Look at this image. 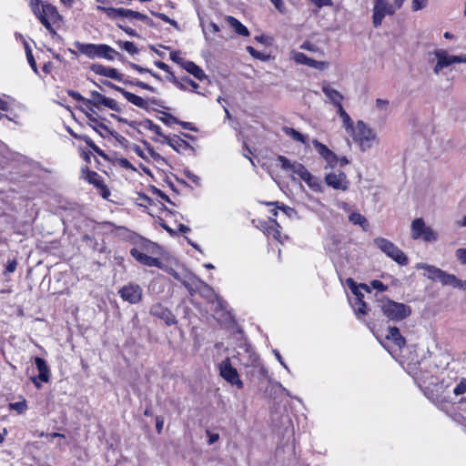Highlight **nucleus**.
I'll list each match as a JSON object with an SVG mask.
<instances>
[{"mask_svg":"<svg viewBox=\"0 0 466 466\" xmlns=\"http://www.w3.org/2000/svg\"><path fill=\"white\" fill-rule=\"evenodd\" d=\"M157 245L146 238L137 237L130 249L131 257L140 265L160 268L161 260L151 256Z\"/></svg>","mask_w":466,"mask_h":466,"instance_id":"nucleus-1","label":"nucleus"},{"mask_svg":"<svg viewBox=\"0 0 466 466\" xmlns=\"http://www.w3.org/2000/svg\"><path fill=\"white\" fill-rule=\"evenodd\" d=\"M424 395L440 410L448 412L454 405V400L451 396L450 386L441 382H431L430 386L423 388Z\"/></svg>","mask_w":466,"mask_h":466,"instance_id":"nucleus-2","label":"nucleus"},{"mask_svg":"<svg viewBox=\"0 0 466 466\" xmlns=\"http://www.w3.org/2000/svg\"><path fill=\"white\" fill-rule=\"evenodd\" d=\"M29 5L34 15L38 18L43 26L50 33H55L53 25L61 21L57 8L46 2L30 0Z\"/></svg>","mask_w":466,"mask_h":466,"instance_id":"nucleus-3","label":"nucleus"},{"mask_svg":"<svg viewBox=\"0 0 466 466\" xmlns=\"http://www.w3.org/2000/svg\"><path fill=\"white\" fill-rule=\"evenodd\" d=\"M74 46L77 51L90 59L104 58L113 61L116 58L121 59L123 56L106 44L81 43L76 41Z\"/></svg>","mask_w":466,"mask_h":466,"instance_id":"nucleus-4","label":"nucleus"},{"mask_svg":"<svg viewBox=\"0 0 466 466\" xmlns=\"http://www.w3.org/2000/svg\"><path fill=\"white\" fill-rule=\"evenodd\" d=\"M425 270L424 276L433 281H440L444 286H452L454 288L466 289V280L459 279L455 275L428 264H420L418 267Z\"/></svg>","mask_w":466,"mask_h":466,"instance_id":"nucleus-5","label":"nucleus"},{"mask_svg":"<svg viewBox=\"0 0 466 466\" xmlns=\"http://www.w3.org/2000/svg\"><path fill=\"white\" fill-rule=\"evenodd\" d=\"M375 246L383 252L387 257L394 260L400 266H406L409 263V258L405 253L399 248L392 241L379 237L373 240Z\"/></svg>","mask_w":466,"mask_h":466,"instance_id":"nucleus-6","label":"nucleus"},{"mask_svg":"<svg viewBox=\"0 0 466 466\" xmlns=\"http://www.w3.org/2000/svg\"><path fill=\"white\" fill-rule=\"evenodd\" d=\"M81 177L88 184L92 185L96 193L104 199L108 200L111 196V190L106 184L104 177L97 172L91 170L87 166L81 168Z\"/></svg>","mask_w":466,"mask_h":466,"instance_id":"nucleus-7","label":"nucleus"},{"mask_svg":"<svg viewBox=\"0 0 466 466\" xmlns=\"http://www.w3.org/2000/svg\"><path fill=\"white\" fill-rule=\"evenodd\" d=\"M383 314L390 320L400 321L411 314L410 306L393 301L390 299L382 301L380 306Z\"/></svg>","mask_w":466,"mask_h":466,"instance_id":"nucleus-8","label":"nucleus"},{"mask_svg":"<svg viewBox=\"0 0 466 466\" xmlns=\"http://www.w3.org/2000/svg\"><path fill=\"white\" fill-rule=\"evenodd\" d=\"M103 84L105 86L116 90V92L120 93L127 102H129L130 104H132L141 109L148 110L150 104L159 106V103L157 99H155V98L145 99L134 93H131V92L126 90L125 88H123L121 86H118L113 84L110 81H104Z\"/></svg>","mask_w":466,"mask_h":466,"instance_id":"nucleus-9","label":"nucleus"},{"mask_svg":"<svg viewBox=\"0 0 466 466\" xmlns=\"http://www.w3.org/2000/svg\"><path fill=\"white\" fill-rule=\"evenodd\" d=\"M349 132L352 133V137L355 142L365 150L372 146V142L376 139V135L373 130L370 128L363 121L359 120L356 127H353V130Z\"/></svg>","mask_w":466,"mask_h":466,"instance_id":"nucleus-10","label":"nucleus"},{"mask_svg":"<svg viewBox=\"0 0 466 466\" xmlns=\"http://www.w3.org/2000/svg\"><path fill=\"white\" fill-rule=\"evenodd\" d=\"M411 238L422 239L425 242H432L438 239V233L434 231L431 227L426 226L423 218H415L411 222L410 226Z\"/></svg>","mask_w":466,"mask_h":466,"instance_id":"nucleus-11","label":"nucleus"},{"mask_svg":"<svg viewBox=\"0 0 466 466\" xmlns=\"http://www.w3.org/2000/svg\"><path fill=\"white\" fill-rule=\"evenodd\" d=\"M219 375L231 385H236L238 389L241 390L244 387L243 381L239 379L238 372L236 368L231 364L228 357L225 358L218 364Z\"/></svg>","mask_w":466,"mask_h":466,"instance_id":"nucleus-12","label":"nucleus"},{"mask_svg":"<svg viewBox=\"0 0 466 466\" xmlns=\"http://www.w3.org/2000/svg\"><path fill=\"white\" fill-rule=\"evenodd\" d=\"M90 96L86 100V107L90 111H93V107L100 109L102 106H106L113 111L120 112V107L115 99L106 97L98 91H91Z\"/></svg>","mask_w":466,"mask_h":466,"instance_id":"nucleus-13","label":"nucleus"},{"mask_svg":"<svg viewBox=\"0 0 466 466\" xmlns=\"http://www.w3.org/2000/svg\"><path fill=\"white\" fill-rule=\"evenodd\" d=\"M34 361L38 370V375L31 377V381L36 389H40L42 387L41 382H49L51 372L49 366L47 365L46 360L43 358L35 357Z\"/></svg>","mask_w":466,"mask_h":466,"instance_id":"nucleus-14","label":"nucleus"},{"mask_svg":"<svg viewBox=\"0 0 466 466\" xmlns=\"http://www.w3.org/2000/svg\"><path fill=\"white\" fill-rule=\"evenodd\" d=\"M118 293L123 300L131 304L138 303L142 299V289L139 285L134 283L123 286Z\"/></svg>","mask_w":466,"mask_h":466,"instance_id":"nucleus-15","label":"nucleus"},{"mask_svg":"<svg viewBox=\"0 0 466 466\" xmlns=\"http://www.w3.org/2000/svg\"><path fill=\"white\" fill-rule=\"evenodd\" d=\"M150 314L162 319L167 326H172L177 323L176 316L172 310L161 303H156L150 308Z\"/></svg>","mask_w":466,"mask_h":466,"instance_id":"nucleus-16","label":"nucleus"},{"mask_svg":"<svg viewBox=\"0 0 466 466\" xmlns=\"http://www.w3.org/2000/svg\"><path fill=\"white\" fill-rule=\"evenodd\" d=\"M325 183L334 189L342 191L348 190L350 186L347 176L342 171H339V173L330 172L327 174L325 176Z\"/></svg>","mask_w":466,"mask_h":466,"instance_id":"nucleus-17","label":"nucleus"},{"mask_svg":"<svg viewBox=\"0 0 466 466\" xmlns=\"http://www.w3.org/2000/svg\"><path fill=\"white\" fill-rule=\"evenodd\" d=\"M278 161L280 164V167L284 170H290L294 174L298 175L299 178L303 180V177H306L309 171L306 168V167L301 163L293 162L291 163L289 159H288L284 156H279Z\"/></svg>","mask_w":466,"mask_h":466,"instance_id":"nucleus-18","label":"nucleus"},{"mask_svg":"<svg viewBox=\"0 0 466 466\" xmlns=\"http://www.w3.org/2000/svg\"><path fill=\"white\" fill-rule=\"evenodd\" d=\"M312 144L319 156L327 162L328 167H334L338 164V157L326 145L317 139H314Z\"/></svg>","mask_w":466,"mask_h":466,"instance_id":"nucleus-19","label":"nucleus"},{"mask_svg":"<svg viewBox=\"0 0 466 466\" xmlns=\"http://www.w3.org/2000/svg\"><path fill=\"white\" fill-rule=\"evenodd\" d=\"M181 283L187 289L190 297H194L199 289H209V285L195 275L184 279Z\"/></svg>","mask_w":466,"mask_h":466,"instance_id":"nucleus-20","label":"nucleus"},{"mask_svg":"<svg viewBox=\"0 0 466 466\" xmlns=\"http://www.w3.org/2000/svg\"><path fill=\"white\" fill-rule=\"evenodd\" d=\"M90 70L96 75L106 76L116 81L123 80V74L119 73L116 68L106 66L102 64H92Z\"/></svg>","mask_w":466,"mask_h":466,"instance_id":"nucleus-21","label":"nucleus"},{"mask_svg":"<svg viewBox=\"0 0 466 466\" xmlns=\"http://www.w3.org/2000/svg\"><path fill=\"white\" fill-rule=\"evenodd\" d=\"M436 56L438 57L437 64L434 66V73L439 74L441 70L454 63L462 62L461 57L458 56H447L443 51H437Z\"/></svg>","mask_w":466,"mask_h":466,"instance_id":"nucleus-22","label":"nucleus"},{"mask_svg":"<svg viewBox=\"0 0 466 466\" xmlns=\"http://www.w3.org/2000/svg\"><path fill=\"white\" fill-rule=\"evenodd\" d=\"M106 13L109 16L116 17V16H122V17H131L136 18L141 21H146L148 19L147 15L138 12L134 11L131 9H125V8H107Z\"/></svg>","mask_w":466,"mask_h":466,"instance_id":"nucleus-23","label":"nucleus"},{"mask_svg":"<svg viewBox=\"0 0 466 466\" xmlns=\"http://www.w3.org/2000/svg\"><path fill=\"white\" fill-rule=\"evenodd\" d=\"M386 14H392V12L387 10V5L383 0H376L372 15L374 27H378L381 25Z\"/></svg>","mask_w":466,"mask_h":466,"instance_id":"nucleus-24","label":"nucleus"},{"mask_svg":"<svg viewBox=\"0 0 466 466\" xmlns=\"http://www.w3.org/2000/svg\"><path fill=\"white\" fill-rule=\"evenodd\" d=\"M347 283L350 288L352 293L357 297L356 304L357 309L356 311L359 314L366 315L368 313V308L366 302L363 300V295L359 291V287L355 283L352 279H348Z\"/></svg>","mask_w":466,"mask_h":466,"instance_id":"nucleus-25","label":"nucleus"},{"mask_svg":"<svg viewBox=\"0 0 466 466\" xmlns=\"http://www.w3.org/2000/svg\"><path fill=\"white\" fill-rule=\"evenodd\" d=\"M451 392L454 395V405L466 402V379L462 378Z\"/></svg>","mask_w":466,"mask_h":466,"instance_id":"nucleus-26","label":"nucleus"},{"mask_svg":"<svg viewBox=\"0 0 466 466\" xmlns=\"http://www.w3.org/2000/svg\"><path fill=\"white\" fill-rule=\"evenodd\" d=\"M321 89L335 107L342 105L343 96L338 90L330 87L329 84H324Z\"/></svg>","mask_w":466,"mask_h":466,"instance_id":"nucleus-27","label":"nucleus"},{"mask_svg":"<svg viewBox=\"0 0 466 466\" xmlns=\"http://www.w3.org/2000/svg\"><path fill=\"white\" fill-rule=\"evenodd\" d=\"M70 135L76 140L84 141L98 156L106 158V153L87 135L77 134L72 130H70Z\"/></svg>","mask_w":466,"mask_h":466,"instance_id":"nucleus-28","label":"nucleus"},{"mask_svg":"<svg viewBox=\"0 0 466 466\" xmlns=\"http://www.w3.org/2000/svg\"><path fill=\"white\" fill-rule=\"evenodd\" d=\"M182 68L199 81L207 78V75L204 73L203 69L193 61L187 60V62L183 63Z\"/></svg>","mask_w":466,"mask_h":466,"instance_id":"nucleus-29","label":"nucleus"},{"mask_svg":"<svg viewBox=\"0 0 466 466\" xmlns=\"http://www.w3.org/2000/svg\"><path fill=\"white\" fill-rule=\"evenodd\" d=\"M387 339L392 340V342L399 348L401 349L406 344V339L401 335L399 328L390 327L388 334L386 335Z\"/></svg>","mask_w":466,"mask_h":466,"instance_id":"nucleus-30","label":"nucleus"},{"mask_svg":"<svg viewBox=\"0 0 466 466\" xmlns=\"http://www.w3.org/2000/svg\"><path fill=\"white\" fill-rule=\"evenodd\" d=\"M226 20L238 35H242V36L249 35V31L247 28V26H245L236 17L228 15L226 17Z\"/></svg>","mask_w":466,"mask_h":466,"instance_id":"nucleus-31","label":"nucleus"},{"mask_svg":"<svg viewBox=\"0 0 466 466\" xmlns=\"http://www.w3.org/2000/svg\"><path fill=\"white\" fill-rule=\"evenodd\" d=\"M135 125H137L138 127L150 130L158 137H163L161 127L148 118H145L141 121L135 122Z\"/></svg>","mask_w":466,"mask_h":466,"instance_id":"nucleus-32","label":"nucleus"},{"mask_svg":"<svg viewBox=\"0 0 466 466\" xmlns=\"http://www.w3.org/2000/svg\"><path fill=\"white\" fill-rule=\"evenodd\" d=\"M117 81L121 82V83H123L125 85H129V86H134L140 87L142 89L150 91L152 93H156L157 92V89L154 86H150V85H148V84H147V83H145V82H143L141 80L129 79V78H125L123 76V80H117Z\"/></svg>","mask_w":466,"mask_h":466,"instance_id":"nucleus-33","label":"nucleus"},{"mask_svg":"<svg viewBox=\"0 0 466 466\" xmlns=\"http://www.w3.org/2000/svg\"><path fill=\"white\" fill-rule=\"evenodd\" d=\"M336 108H337V114L341 118L343 126L346 128V130L348 132L350 130H353L354 123H353L352 119L350 118V115L343 108V106L341 105Z\"/></svg>","mask_w":466,"mask_h":466,"instance_id":"nucleus-34","label":"nucleus"},{"mask_svg":"<svg viewBox=\"0 0 466 466\" xmlns=\"http://www.w3.org/2000/svg\"><path fill=\"white\" fill-rule=\"evenodd\" d=\"M349 220L354 225L360 226L362 228V229L365 231L368 229V228L370 226L367 218L363 215H361L360 213H358V212H353V213L350 214Z\"/></svg>","mask_w":466,"mask_h":466,"instance_id":"nucleus-35","label":"nucleus"},{"mask_svg":"<svg viewBox=\"0 0 466 466\" xmlns=\"http://www.w3.org/2000/svg\"><path fill=\"white\" fill-rule=\"evenodd\" d=\"M281 227L276 220V218L273 219L272 224L268 227V231L266 232L267 237H271L277 241L281 242V232H280Z\"/></svg>","mask_w":466,"mask_h":466,"instance_id":"nucleus-36","label":"nucleus"},{"mask_svg":"<svg viewBox=\"0 0 466 466\" xmlns=\"http://www.w3.org/2000/svg\"><path fill=\"white\" fill-rule=\"evenodd\" d=\"M283 131L295 141L300 142L302 144L308 143V137L292 127H284Z\"/></svg>","mask_w":466,"mask_h":466,"instance_id":"nucleus-37","label":"nucleus"},{"mask_svg":"<svg viewBox=\"0 0 466 466\" xmlns=\"http://www.w3.org/2000/svg\"><path fill=\"white\" fill-rule=\"evenodd\" d=\"M96 124L88 123V125L101 137H105L110 134V130L106 125L101 122L97 117L95 119Z\"/></svg>","mask_w":466,"mask_h":466,"instance_id":"nucleus-38","label":"nucleus"},{"mask_svg":"<svg viewBox=\"0 0 466 466\" xmlns=\"http://www.w3.org/2000/svg\"><path fill=\"white\" fill-rule=\"evenodd\" d=\"M119 47L127 51L130 55H136L138 53V48L136 46L134 42L131 41H117Z\"/></svg>","mask_w":466,"mask_h":466,"instance_id":"nucleus-39","label":"nucleus"},{"mask_svg":"<svg viewBox=\"0 0 466 466\" xmlns=\"http://www.w3.org/2000/svg\"><path fill=\"white\" fill-rule=\"evenodd\" d=\"M303 181L313 190L318 191L320 189V183L316 177L310 172L303 177Z\"/></svg>","mask_w":466,"mask_h":466,"instance_id":"nucleus-40","label":"nucleus"},{"mask_svg":"<svg viewBox=\"0 0 466 466\" xmlns=\"http://www.w3.org/2000/svg\"><path fill=\"white\" fill-rule=\"evenodd\" d=\"M9 409L15 410L18 414L25 412L27 410L26 400L24 399L20 401L9 403Z\"/></svg>","mask_w":466,"mask_h":466,"instance_id":"nucleus-41","label":"nucleus"},{"mask_svg":"<svg viewBox=\"0 0 466 466\" xmlns=\"http://www.w3.org/2000/svg\"><path fill=\"white\" fill-rule=\"evenodd\" d=\"M168 74L167 79L173 83L178 89L182 91H187V86L184 85L183 82H181V79H178L175 74L169 69V72H167Z\"/></svg>","mask_w":466,"mask_h":466,"instance_id":"nucleus-42","label":"nucleus"},{"mask_svg":"<svg viewBox=\"0 0 466 466\" xmlns=\"http://www.w3.org/2000/svg\"><path fill=\"white\" fill-rule=\"evenodd\" d=\"M247 51L254 58L259 59L261 61H266L268 59V56L258 51L251 46H247Z\"/></svg>","mask_w":466,"mask_h":466,"instance_id":"nucleus-43","label":"nucleus"},{"mask_svg":"<svg viewBox=\"0 0 466 466\" xmlns=\"http://www.w3.org/2000/svg\"><path fill=\"white\" fill-rule=\"evenodd\" d=\"M17 267V260L15 258H9L6 262L5 270L3 272L4 276H7L8 274L14 273Z\"/></svg>","mask_w":466,"mask_h":466,"instance_id":"nucleus-44","label":"nucleus"},{"mask_svg":"<svg viewBox=\"0 0 466 466\" xmlns=\"http://www.w3.org/2000/svg\"><path fill=\"white\" fill-rule=\"evenodd\" d=\"M307 66L309 67H312V68L323 70L328 67L329 63L325 62V61H318V60L309 57Z\"/></svg>","mask_w":466,"mask_h":466,"instance_id":"nucleus-45","label":"nucleus"},{"mask_svg":"<svg viewBox=\"0 0 466 466\" xmlns=\"http://www.w3.org/2000/svg\"><path fill=\"white\" fill-rule=\"evenodd\" d=\"M164 116L159 117V119L167 126H172L174 124L178 123V119L169 113L163 112Z\"/></svg>","mask_w":466,"mask_h":466,"instance_id":"nucleus-46","label":"nucleus"},{"mask_svg":"<svg viewBox=\"0 0 466 466\" xmlns=\"http://www.w3.org/2000/svg\"><path fill=\"white\" fill-rule=\"evenodd\" d=\"M169 58L176 64L179 65L181 67H183V63L187 62L186 59L181 57L179 51H172L169 54Z\"/></svg>","mask_w":466,"mask_h":466,"instance_id":"nucleus-47","label":"nucleus"},{"mask_svg":"<svg viewBox=\"0 0 466 466\" xmlns=\"http://www.w3.org/2000/svg\"><path fill=\"white\" fill-rule=\"evenodd\" d=\"M67 94L75 101L81 102L86 106L87 98L84 97L79 92L75 91V90H68Z\"/></svg>","mask_w":466,"mask_h":466,"instance_id":"nucleus-48","label":"nucleus"},{"mask_svg":"<svg viewBox=\"0 0 466 466\" xmlns=\"http://www.w3.org/2000/svg\"><path fill=\"white\" fill-rule=\"evenodd\" d=\"M294 61L299 65H306L308 64L309 56L304 53L297 52L293 56Z\"/></svg>","mask_w":466,"mask_h":466,"instance_id":"nucleus-49","label":"nucleus"},{"mask_svg":"<svg viewBox=\"0 0 466 466\" xmlns=\"http://www.w3.org/2000/svg\"><path fill=\"white\" fill-rule=\"evenodd\" d=\"M181 82L184 83V85L187 87L190 86L191 87V90L192 91H195L197 92V89L199 87V85L195 82L194 80H192L191 78H189L188 76H183L181 77Z\"/></svg>","mask_w":466,"mask_h":466,"instance_id":"nucleus-50","label":"nucleus"},{"mask_svg":"<svg viewBox=\"0 0 466 466\" xmlns=\"http://www.w3.org/2000/svg\"><path fill=\"white\" fill-rule=\"evenodd\" d=\"M152 15H155L156 17L159 18L160 20H162L165 23H168L172 25H177V22L175 20L171 19L166 14L152 12Z\"/></svg>","mask_w":466,"mask_h":466,"instance_id":"nucleus-51","label":"nucleus"},{"mask_svg":"<svg viewBox=\"0 0 466 466\" xmlns=\"http://www.w3.org/2000/svg\"><path fill=\"white\" fill-rule=\"evenodd\" d=\"M370 286L379 290V291H381V292H384L386 290H388V286L385 285L383 282H381L380 280H378V279H374L372 281H370Z\"/></svg>","mask_w":466,"mask_h":466,"instance_id":"nucleus-52","label":"nucleus"},{"mask_svg":"<svg viewBox=\"0 0 466 466\" xmlns=\"http://www.w3.org/2000/svg\"><path fill=\"white\" fill-rule=\"evenodd\" d=\"M26 58L31 68L34 70L35 73H37L36 62L34 58L32 51L29 48L26 49Z\"/></svg>","mask_w":466,"mask_h":466,"instance_id":"nucleus-53","label":"nucleus"},{"mask_svg":"<svg viewBox=\"0 0 466 466\" xmlns=\"http://www.w3.org/2000/svg\"><path fill=\"white\" fill-rule=\"evenodd\" d=\"M274 218H268L267 220H261L259 221V225L258 226V228H260L264 234L268 229V227L272 224Z\"/></svg>","mask_w":466,"mask_h":466,"instance_id":"nucleus-54","label":"nucleus"},{"mask_svg":"<svg viewBox=\"0 0 466 466\" xmlns=\"http://www.w3.org/2000/svg\"><path fill=\"white\" fill-rule=\"evenodd\" d=\"M181 143H186L183 139L179 138L176 136L173 138H169L167 144L172 147L175 150H178L177 147L180 146Z\"/></svg>","mask_w":466,"mask_h":466,"instance_id":"nucleus-55","label":"nucleus"},{"mask_svg":"<svg viewBox=\"0 0 466 466\" xmlns=\"http://www.w3.org/2000/svg\"><path fill=\"white\" fill-rule=\"evenodd\" d=\"M456 258L461 261V264H466V248H461L456 250Z\"/></svg>","mask_w":466,"mask_h":466,"instance_id":"nucleus-56","label":"nucleus"},{"mask_svg":"<svg viewBox=\"0 0 466 466\" xmlns=\"http://www.w3.org/2000/svg\"><path fill=\"white\" fill-rule=\"evenodd\" d=\"M428 0H413L411 3V9L413 11H419L422 9L427 3Z\"/></svg>","mask_w":466,"mask_h":466,"instance_id":"nucleus-57","label":"nucleus"},{"mask_svg":"<svg viewBox=\"0 0 466 466\" xmlns=\"http://www.w3.org/2000/svg\"><path fill=\"white\" fill-rule=\"evenodd\" d=\"M138 199L141 200L140 206L147 207L153 203V200L145 194H139Z\"/></svg>","mask_w":466,"mask_h":466,"instance_id":"nucleus-58","label":"nucleus"},{"mask_svg":"<svg viewBox=\"0 0 466 466\" xmlns=\"http://www.w3.org/2000/svg\"><path fill=\"white\" fill-rule=\"evenodd\" d=\"M128 66H129L132 69H134V70H136L137 72L141 73V74H142V73H148V72H150V69H149V68L143 67V66H139V65H137V64H135V63H133V62H128Z\"/></svg>","mask_w":466,"mask_h":466,"instance_id":"nucleus-59","label":"nucleus"},{"mask_svg":"<svg viewBox=\"0 0 466 466\" xmlns=\"http://www.w3.org/2000/svg\"><path fill=\"white\" fill-rule=\"evenodd\" d=\"M274 7L279 10L280 13L284 14L286 12L285 5L282 0H270Z\"/></svg>","mask_w":466,"mask_h":466,"instance_id":"nucleus-60","label":"nucleus"},{"mask_svg":"<svg viewBox=\"0 0 466 466\" xmlns=\"http://www.w3.org/2000/svg\"><path fill=\"white\" fill-rule=\"evenodd\" d=\"M85 112V115L86 116V118L88 119V123H94V124H96V122L95 121V119L96 118V116L95 115H96V111L93 109V111H90L87 107H86V110H83Z\"/></svg>","mask_w":466,"mask_h":466,"instance_id":"nucleus-61","label":"nucleus"},{"mask_svg":"<svg viewBox=\"0 0 466 466\" xmlns=\"http://www.w3.org/2000/svg\"><path fill=\"white\" fill-rule=\"evenodd\" d=\"M118 164L120 167H124V168H127V169H135V167H133V165L129 162L128 159L125 158V157H121L119 158L118 160Z\"/></svg>","mask_w":466,"mask_h":466,"instance_id":"nucleus-62","label":"nucleus"},{"mask_svg":"<svg viewBox=\"0 0 466 466\" xmlns=\"http://www.w3.org/2000/svg\"><path fill=\"white\" fill-rule=\"evenodd\" d=\"M164 427V419L161 416H157L156 418V430L158 434H160L163 431Z\"/></svg>","mask_w":466,"mask_h":466,"instance_id":"nucleus-63","label":"nucleus"},{"mask_svg":"<svg viewBox=\"0 0 466 466\" xmlns=\"http://www.w3.org/2000/svg\"><path fill=\"white\" fill-rule=\"evenodd\" d=\"M154 65L157 68H159V69H161V70H163L165 72H169L170 66L168 65H167L166 63L162 62V61H159V60L155 61Z\"/></svg>","mask_w":466,"mask_h":466,"instance_id":"nucleus-64","label":"nucleus"}]
</instances>
